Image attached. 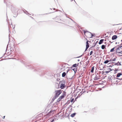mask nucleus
Here are the masks:
<instances>
[{
	"mask_svg": "<svg viewBox=\"0 0 122 122\" xmlns=\"http://www.w3.org/2000/svg\"><path fill=\"white\" fill-rule=\"evenodd\" d=\"M83 31L85 35L87 38H91L93 36L92 34L89 32L86 31L85 30H83Z\"/></svg>",
	"mask_w": 122,
	"mask_h": 122,
	"instance_id": "obj_1",
	"label": "nucleus"
},
{
	"mask_svg": "<svg viewBox=\"0 0 122 122\" xmlns=\"http://www.w3.org/2000/svg\"><path fill=\"white\" fill-rule=\"evenodd\" d=\"M55 98H56L58 97L59 95L62 93V91L61 90H56L55 91Z\"/></svg>",
	"mask_w": 122,
	"mask_h": 122,
	"instance_id": "obj_2",
	"label": "nucleus"
},
{
	"mask_svg": "<svg viewBox=\"0 0 122 122\" xmlns=\"http://www.w3.org/2000/svg\"><path fill=\"white\" fill-rule=\"evenodd\" d=\"M65 92H64L63 95L61 96L57 100V102H59L63 98L65 97Z\"/></svg>",
	"mask_w": 122,
	"mask_h": 122,
	"instance_id": "obj_3",
	"label": "nucleus"
},
{
	"mask_svg": "<svg viewBox=\"0 0 122 122\" xmlns=\"http://www.w3.org/2000/svg\"><path fill=\"white\" fill-rule=\"evenodd\" d=\"M122 52V46L118 47L116 50L117 53H120Z\"/></svg>",
	"mask_w": 122,
	"mask_h": 122,
	"instance_id": "obj_4",
	"label": "nucleus"
},
{
	"mask_svg": "<svg viewBox=\"0 0 122 122\" xmlns=\"http://www.w3.org/2000/svg\"><path fill=\"white\" fill-rule=\"evenodd\" d=\"M117 79L120 80L122 79V74L120 73H118L117 76Z\"/></svg>",
	"mask_w": 122,
	"mask_h": 122,
	"instance_id": "obj_5",
	"label": "nucleus"
},
{
	"mask_svg": "<svg viewBox=\"0 0 122 122\" xmlns=\"http://www.w3.org/2000/svg\"><path fill=\"white\" fill-rule=\"evenodd\" d=\"M109 64H110V65H109V66L111 67L112 66H113L114 64H115V65H120V63L118 62L117 63H116L115 64H114L113 63H109L108 64V65H109Z\"/></svg>",
	"mask_w": 122,
	"mask_h": 122,
	"instance_id": "obj_6",
	"label": "nucleus"
},
{
	"mask_svg": "<svg viewBox=\"0 0 122 122\" xmlns=\"http://www.w3.org/2000/svg\"><path fill=\"white\" fill-rule=\"evenodd\" d=\"M87 41L86 42V48L85 49V51H86L88 48L89 47V44L88 43V42H89V41H88L87 40Z\"/></svg>",
	"mask_w": 122,
	"mask_h": 122,
	"instance_id": "obj_7",
	"label": "nucleus"
},
{
	"mask_svg": "<svg viewBox=\"0 0 122 122\" xmlns=\"http://www.w3.org/2000/svg\"><path fill=\"white\" fill-rule=\"evenodd\" d=\"M112 59H110L109 60H106L104 61V63L105 64L108 63L109 62L112 61Z\"/></svg>",
	"mask_w": 122,
	"mask_h": 122,
	"instance_id": "obj_8",
	"label": "nucleus"
},
{
	"mask_svg": "<svg viewBox=\"0 0 122 122\" xmlns=\"http://www.w3.org/2000/svg\"><path fill=\"white\" fill-rule=\"evenodd\" d=\"M66 86V85L62 83L61 85L60 88L61 89L64 88Z\"/></svg>",
	"mask_w": 122,
	"mask_h": 122,
	"instance_id": "obj_9",
	"label": "nucleus"
},
{
	"mask_svg": "<svg viewBox=\"0 0 122 122\" xmlns=\"http://www.w3.org/2000/svg\"><path fill=\"white\" fill-rule=\"evenodd\" d=\"M54 111V110H53V111L51 110L47 114H46L47 116H50V113H51V112H53L52 114H53L54 113V112H53Z\"/></svg>",
	"mask_w": 122,
	"mask_h": 122,
	"instance_id": "obj_10",
	"label": "nucleus"
},
{
	"mask_svg": "<svg viewBox=\"0 0 122 122\" xmlns=\"http://www.w3.org/2000/svg\"><path fill=\"white\" fill-rule=\"evenodd\" d=\"M117 38V36L116 35H114L113 36L112 38V39L113 40L116 39Z\"/></svg>",
	"mask_w": 122,
	"mask_h": 122,
	"instance_id": "obj_11",
	"label": "nucleus"
},
{
	"mask_svg": "<svg viewBox=\"0 0 122 122\" xmlns=\"http://www.w3.org/2000/svg\"><path fill=\"white\" fill-rule=\"evenodd\" d=\"M104 41V39H102L99 42V44H102V43L103 41Z\"/></svg>",
	"mask_w": 122,
	"mask_h": 122,
	"instance_id": "obj_12",
	"label": "nucleus"
},
{
	"mask_svg": "<svg viewBox=\"0 0 122 122\" xmlns=\"http://www.w3.org/2000/svg\"><path fill=\"white\" fill-rule=\"evenodd\" d=\"M99 79V78L97 76H95L94 78V80H97Z\"/></svg>",
	"mask_w": 122,
	"mask_h": 122,
	"instance_id": "obj_13",
	"label": "nucleus"
},
{
	"mask_svg": "<svg viewBox=\"0 0 122 122\" xmlns=\"http://www.w3.org/2000/svg\"><path fill=\"white\" fill-rule=\"evenodd\" d=\"M79 64L78 63L77 64H75L74 65H73L72 66V67H76L77 66H78Z\"/></svg>",
	"mask_w": 122,
	"mask_h": 122,
	"instance_id": "obj_14",
	"label": "nucleus"
},
{
	"mask_svg": "<svg viewBox=\"0 0 122 122\" xmlns=\"http://www.w3.org/2000/svg\"><path fill=\"white\" fill-rule=\"evenodd\" d=\"M76 113H75L71 114V116L72 117H73L75 116Z\"/></svg>",
	"mask_w": 122,
	"mask_h": 122,
	"instance_id": "obj_15",
	"label": "nucleus"
},
{
	"mask_svg": "<svg viewBox=\"0 0 122 122\" xmlns=\"http://www.w3.org/2000/svg\"><path fill=\"white\" fill-rule=\"evenodd\" d=\"M94 69V66H93L92 67L91 70V72L92 73H93V72Z\"/></svg>",
	"mask_w": 122,
	"mask_h": 122,
	"instance_id": "obj_16",
	"label": "nucleus"
},
{
	"mask_svg": "<svg viewBox=\"0 0 122 122\" xmlns=\"http://www.w3.org/2000/svg\"><path fill=\"white\" fill-rule=\"evenodd\" d=\"M66 75V73L65 72H63L62 74V77H64Z\"/></svg>",
	"mask_w": 122,
	"mask_h": 122,
	"instance_id": "obj_17",
	"label": "nucleus"
},
{
	"mask_svg": "<svg viewBox=\"0 0 122 122\" xmlns=\"http://www.w3.org/2000/svg\"><path fill=\"white\" fill-rule=\"evenodd\" d=\"M115 49V47H114L110 51L111 52H113L114 51Z\"/></svg>",
	"mask_w": 122,
	"mask_h": 122,
	"instance_id": "obj_18",
	"label": "nucleus"
},
{
	"mask_svg": "<svg viewBox=\"0 0 122 122\" xmlns=\"http://www.w3.org/2000/svg\"><path fill=\"white\" fill-rule=\"evenodd\" d=\"M105 47L104 45H102L101 46V48L102 49H104L105 48Z\"/></svg>",
	"mask_w": 122,
	"mask_h": 122,
	"instance_id": "obj_19",
	"label": "nucleus"
},
{
	"mask_svg": "<svg viewBox=\"0 0 122 122\" xmlns=\"http://www.w3.org/2000/svg\"><path fill=\"white\" fill-rule=\"evenodd\" d=\"M66 65V64H64L62 66V69L63 68H64Z\"/></svg>",
	"mask_w": 122,
	"mask_h": 122,
	"instance_id": "obj_20",
	"label": "nucleus"
},
{
	"mask_svg": "<svg viewBox=\"0 0 122 122\" xmlns=\"http://www.w3.org/2000/svg\"><path fill=\"white\" fill-rule=\"evenodd\" d=\"M107 70H108V71L109 72H110L112 70L110 68H108Z\"/></svg>",
	"mask_w": 122,
	"mask_h": 122,
	"instance_id": "obj_21",
	"label": "nucleus"
},
{
	"mask_svg": "<svg viewBox=\"0 0 122 122\" xmlns=\"http://www.w3.org/2000/svg\"><path fill=\"white\" fill-rule=\"evenodd\" d=\"M93 53V51H91L90 53V55H92Z\"/></svg>",
	"mask_w": 122,
	"mask_h": 122,
	"instance_id": "obj_22",
	"label": "nucleus"
},
{
	"mask_svg": "<svg viewBox=\"0 0 122 122\" xmlns=\"http://www.w3.org/2000/svg\"><path fill=\"white\" fill-rule=\"evenodd\" d=\"M112 59V61H115L116 60V58H114L113 59Z\"/></svg>",
	"mask_w": 122,
	"mask_h": 122,
	"instance_id": "obj_23",
	"label": "nucleus"
},
{
	"mask_svg": "<svg viewBox=\"0 0 122 122\" xmlns=\"http://www.w3.org/2000/svg\"><path fill=\"white\" fill-rule=\"evenodd\" d=\"M74 100V99H72L71 100V102H72Z\"/></svg>",
	"mask_w": 122,
	"mask_h": 122,
	"instance_id": "obj_24",
	"label": "nucleus"
},
{
	"mask_svg": "<svg viewBox=\"0 0 122 122\" xmlns=\"http://www.w3.org/2000/svg\"><path fill=\"white\" fill-rule=\"evenodd\" d=\"M42 115V114H39V117H41V115Z\"/></svg>",
	"mask_w": 122,
	"mask_h": 122,
	"instance_id": "obj_25",
	"label": "nucleus"
},
{
	"mask_svg": "<svg viewBox=\"0 0 122 122\" xmlns=\"http://www.w3.org/2000/svg\"><path fill=\"white\" fill-rule=\"evenodd\" d=\"M54 121V119H53V120H52V121H51V122H53Z\"/></svg>",
	"mask_w": 122,
	"mask_h": 122,
	"instance_id": "obj_26",
	"label": "nucleus"
},
{
	"mask_svg": "<svg viewBox=\"0 0 122 122\" xmlns=\"http://www.w3.org/2000/svg\"><path fill=\"white\" fill-rule=\"evenodd\" d=\"M113 80L115 81H116V82L117 81V80L116 79H113Z\"/></svg>",
	"mask_w": 122,
	"mask_h": 122,
	"instance_id": "obj_27",
	"label": "nucleus"
},
{
	"mask_svg": "<svg viewBox=\"0 0 122 122\" xmlns=\"http://www.w3.org/2000/svg\"><path fill=\"white\" fill-rule=\"evenodd\" d=\"M106 72L107 73H108L109 72V71H106Z\"/></svg>",
	"mask_w": 122,
	"mask_h": 122,
	"instance_id": "obj_28",
	"label": "nucleus"
},
{
	"mask_svg": "<svg viewBox=\"0 0 122 122\" xmlns=\"http://www.w3.org/2000/svg\"><path fill=\"white\" fill-rule=\"evenodd\" d=\"M121 53L122 54H121V55H120V56H122V53L121 52V53Z\"/></svg>",
	"mask_w": 122,
	"mask_h": 122,
	"instance_id": "obj_29",
	"label": "nucleus"
},
{
	"mask_svg": "<svg viewBox=\"0 0 122 122\" xmlns=\"http://www.w3.org/2000/svg\"><path fill=\"white\" fill-rule=\"evenodd\" d=\"M5 116H4V117H3V119H4V118H5Z\"/></svg>",
	"mask_w": 122,
	"mask_h": 122,
	"instance_id": "obj_30",
	"label": "nucleus"
},
{
	"mask_svg": "<svg viewBox=\"0 0 122 122\" xmlns=\"http://www.w3.org/2000/svg\"><path fill=\"white\" fill-rule=\"evenodd\" d=\"M73 0H71V1H73Z\"/></svg>",
	"mask_w": 122,
	"mask_h": 122,
	"instance_id": "obj_31",
	"label": "nucleus"
},
{
	"mask_svg": "<svg viewBox=\"0 0 122 122\" xmlns=\"http://www.w3.org/2000/svg\"><path fill=\"white\" fill-rule=\"evenodd\" d=\"M68 71H67V73L68 72Z\"/></svg>",
	"mask_w": 122,
	"mask_h": 122,
	"instance_id": "obj_32",
	"label": "nucleus"
}]
</instances>
